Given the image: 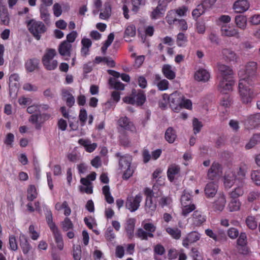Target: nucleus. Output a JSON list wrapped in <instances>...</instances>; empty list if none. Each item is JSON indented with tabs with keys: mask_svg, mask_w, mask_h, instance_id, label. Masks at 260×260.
Here are the masks:
<instances>
[{
	"mask_svg": "<svg viewBox=\"0 0 260 260\" xmlns=\"http://www.w3.org/2000/svg\"><path fill=\"white\" fill-rule=\"evenodd\" d=\"M259 142H260V135H254L246 144L245 148L246 149H250L255 146Z\"/></svg>",
	"mask_w": 260,
	"mask_h": 260,
	"instance_id": "nucleus-44",
	"label": "nucleus"
},
{
	"mask_svg": "<svg viewBox=\"0 0 260 260\" xmlns=\"http://www.w3.org/2000/svg\"><path fill=\"white\" fill-rule=\"evenodd\" d=\"M252 85L248 84L247 81H244L243 78L239 79V95L242 102L244 104L250 103L255 96L253 91L250 87Z\"/></svg>",
	"mask_w": 260,
	"mask_h": 260,
	"instance_id": "nucleus-5",
	"label": "nucleus"
},
{
	"mask_svg": "<svg viewBox=\"0 0 260 260\" xmlns=\"http://www.w3.org/2000/svg\"><path fill=\"white\" fill-rule=\"evenodd\" d=\"M143 199L142 194L139 193L135 196H128L125 202V207L131 212L137 210Z\"/></svg>",
	"mask_w": 260,
	"mask_h": 260,
	"instance_id": "nucleus-11",
	"label": "nucleus"
},
{
	"mask_svg": "<svg viewBox=\"0 0 260 260\" xmlns=\"http://www.w3.org/2000/svg\"><path fill=\"white\" fill-rule=\"evenodd\" d=\"M245 183L244 180H241L238 183L236 184L235 187L231 192L230 196L233 199L237 198L242 196L244 193V188Z\"/></svg>",
	"mask_w": 260,
	"mask_h": 260,
	"instance_id": "nucleus-21",
	"label": "nucleus"
},
{
	"mask_svg": "<svg viewBox=\"0 0 260 260\" xmlns=\"http://www.w3.org/2000/svg\"><path fill=\"white\" fill-rule=\"evenodd\" d=\"M72 49L71 44L67 41H63L59 46V54L63 56H70Z\"/></svg>",
	"mask_w": 260,
	"mask_h": 260,
	"instance_id": "nucleus-23",
	"label": "nucleus"
},
{
	"mask_svg": "<svg viewBox=\"0 0 260 260\" xmlns=\"http://www.w3.org/2000/svg\"><path fill=\"white\" fill-rule=\"evenodd\" d=\"M82 47L81 49V54L83 55H86L89 51V49L91 47L92 43L91 40L88 38H83L81 41Z\"/></svg>",
	"mask_w": 260,
	"mask_h": 260,
	"instance_id": "nucleus-37",
	"label": "nucleus"
},
{
	"mask_svg": "<svg viewBox=\"0 0 260 260\" xmlns=\"http://www.w3.org/2000/svg\"><path fill=\"white\" fill-rule=\"evenodd\" d=\"M117 78H111L109 80V84L111 88L116 90H123L124 89V85L118 81Z\"/></svg>",
	"mask_w": 260,
	"mask_h": 260,
	"instance_id": "nucleus-35",
	"label": "nucleus"
},
{
	"mask_svg": "<svg viewBox=\"0 0 260 260\" xmlns=\"http://www.w3.org/2000/svg\"><path fill=\"white\" fill-rule=\"evenodd\" d=\"M20 246L23 253L27 254L31 249V246L28 243L25 235L22 234L20 236Z\"/></svg>",
	"mask_w": 260,
	"mask_h": 260,
	"instance_id": "nucleus-31",
	"label": "nucleus"
},
{
	"mask_svg": "<svg viewBox=\"0 0 260 260\" xmlns=\"http://www.w3.org/2000/svg\"><path fill=\"white\" fill-rule=\"evenodd\" d=\"M175 68L169 64H165L162 68V72L164 76L168 79L172 80L175 78Z\"/></svg>",
	"mask_w": 260,
	"mask_h": 260,
	"instance_id": "nucleus-26",
	"label": "nucleus"
},
{
	"mask_svg": "<svg viewBox=\"0 0 260 260\" xmlns=\"http://www.w3.org/2000/svg\"><path fill=\"white\" fill-rule=\"evenodd\" d=\"M123 101L126 104L141 106L145 102L146 96L142 91L139 90L137 92L134 90L131 95L123 99Z\"/></svg>",
	"mask_w": 260,
	"mask_h": 260,
	"instance_id": "nucleus-10",
	"label": "nucleus"
},
{
	"mask_svg": "<svg viewBox=\"0 0 260 260\" xmlns=\"http://www.w3.org/2000/svg\"><path fill=\"white\" fill-rule=\"evenodd\" d=\"M241 203L238 200L233 199L228 204L227 209L229 212H233L240 210Z\"/></svg>",
	"mask_w": 260,
	"mask_h": 260,
	"instance_id": "nucleus-33",
	"label": "nucleus"
},
{
	"mask_svg": "<svg viewBox=\"0 0 260 260\" xmlns=\"http://www.w3.org/2000/svg\"><path fill=\"white\" fill-rule=\"evenodd\" d=\"M179 172L180 167L174 164L170 166L167 171V176L169 180L172 182Z\"/></svg>",
	"mask_w": 260,
	"mask_h": 260,
	"instance_id": "nucleus-27",
	"label": "nucleus"
},
{
	"mask_svg": "<svg viewBox=\"0 0 260 260\" xmlns=\"http://www.w3.org/2000/svg\"><path fill=\"white\" fill-rule=\"evenodd\" d=\"M221 174V166L217 162H214L208 171L207 176L208 179L211 180H216L220 177Z\"/></svg>",
	"mask_w": 260,
	"mask_h": 260,
	"instance_id": "nucleus-12",
	"label": "nucleus"
},
{
	"mask_svg": "<svg viewBox=\"0 0 260 260\" xmlns=\"http://www.w3.org/2000/svg\"><path fill=\"white\" fill-rule=\"evenodd\" d=\"M250 7L248 0H237L234 2L233 9L236 13H242L247 11Z\"/></svg>",
	"mask_w": 260,
	"mask_h": 260,
	"instance_id": "nucleus-15",
	"label": "nucleus"
},
{
	"mask_svg": "<svg viewBox=\"0 0 260 260\" xmlns=\"http://www.w3.org/2000/svg\"><path fill=\"white\" fill-rule=\"evenodd\" d=\"M56 248L59 250H62L64 248V243L62 235L59 231L53 233Z\"/></svg>",
	"mask_w": 260,
	"mask_h": 260,
	"instance_id": "nucleus-28",
	"label": "nucleus"
},
{
	"mask_svg": "<svg viewBox=\"0 0 260 260\" xmlns=\"http://www.w3.org/2000/svg\"><path fill=\"white\" fill-rule=\"evenodd\" d=\"M81 249L80 245L74 246L73 256L74 260H80L81 258Z\"/></svg>",
	"mask_w": 260,
	"mask_h": 260,
	"instance_id": "nucleus-56",
	"label": "nucleus"
},
{
	"mask_svg": "<svg viewBox=\"0 0 260 260\" xmlns=\"http://www.w3.org/2000/svg\"><path fill=\"white\" fill-rule=\"evenodd\" d=\"M181 206L182 214L184 216L187 215L196 208L195 205L191 203L185 204L184 205H181Z\"/></svg>",
	"mask_w": 260,
	"mask_h": 260,
	"instance_id": "nucleus-46",
	"label": "nucleus"
},
{
	"mask_svg": "<svg viewBox=\"0 0 260 260\" xmlns=\"http://www.w3.org/2000/svg\"><path fill=\"white\" fill-rule=\"evenodd\" d=\"M54 207L58 211H63V214L66 216H69L71 213V209L67 201L58 202L55 204Z\"/></svg>",
	"mask_w": 260,
	"mask_h": 260,
	"instance_id": "nucleus-19",
	"label": "nucleus"
},
{
	"mask_svg": "<svg viewBox=\"0 0 260 260\" xmlns=\"http://www.w3.org/2000/svg\"><path fill=\"white\" fill-rule=\"evenodd\" d=\"M217 185L214 182L208 183L205 188V193L207 198H213L217 192Z\"/></svg>",
	"mask_w": 260,
	"mask_h": 260,
	"instance_id": "nucleus-25",
	"label": "nucleus"
},
{
	"mask_svg": "<svg viewBox=\"0 0 260 260\" xmlns=\"http://www.w3.org/2000/svg\"><path fill=\"white\" fill-rule=\"evenodd\" d=\"M201 238V234L198 232H191L183 239L182 245L184 247L188 248L189 245L198 241Z\"/></svg>",
	"mask_w": 260,
	"mask_h": 260,
	"instance_id": "nucleus-13",
	"label": "nucleus"
},
{
	"mask_svg": "<svg viewBox=\"0 0 260 260\" xmlns=\"http://www.w3.org/2000/svg\"><path fill=\"white\" fill-rule=\"evenodd\" d=\"M207 10L203 5L202 4L197 6V8L194 9L192 12V15L194 19L198 18L201 15L203 14Z\"/></svg>",
	"mask_w": 260,
	"mask_h": 260,
	"instance_id": "nucleus-41",
	"label": "nucleus"
},
{
	"mask_svg": "<svg viewBox=\"0 0 260 260\" xmlns=\"http://www.w3.org/2000/svg\"><path fill=\"white\" fill-rule=\"evenodd\" d=\"M137 236L142 240H147L148 237L153 238V234L150 233H147L142 229H138Z\"/></svg>",
	"mask_w": 260,
	"mask_h": 260,
	"instance_id": "nucleus-54",
	"label": "nucleus"
},
{
	"mask_svg": "<svg viewBox=\"0 0 260 260\" xmlns=\"http://www.w3.org/2000/svg\"><path fill=\"white\" fill-rule=\"evenodd\" d=\"M108 73L109 74L112 75L115 78H119L120 77L121 79L125 82H128L130 80L129 76L125 74H120L119 73L114 71L113 70H108Z\"/></svg>",
	"mask_w": 260,
	"mask_h": 260,
	"instance_id": "nucleus-47",
	"label": "nucleus"
},
{
	"mask_svg": "<svg viewBox=\"0 0 260 260\" xmlns=\"http://www.w3.org/2000/svg\"><path fill=\"white\" fill-rule=\"evenodd\" d=\"M187 42V38L185 35L182 32H180L177 35V44L179 47H184L186 46Z\"/></svg>",
	"mask_w": 260,
	"mask_h": 260,
	"instance_id": "nucleus-51",
	"label": "nucleus"
},
{
	"mask_svg": "<svg viewBox=\"0 0 260 260\" xmlns=\"http://www.w3.org/2000/svg\"><path fill=\"white\" fill-rule=\"evenodd\" d=\"M252 180L257 185H260V171L258 170L253 171L251 174Z\"/></svg>",
	"mask_w": 260,
	"mask_h": 260,
	"instance_id": "nucleus-60",
	"label": "nucleus"
},
{
	"mask_svg": "<svg viewBox=\"0 0 260 260\" xmlns=\"http://www.w3.org/2000/svg\"><path fill=\"white\" fill-rule=\"evenodd\" d=\"M111 7L109 4H105L101 10L100 18L102 19L108 18L111 15Z\"/></svg>",
	"mask_w": 260,
	"mask_h": 260,
	"instance_id": "nucleus-39",
	"label": "nucleus"
},
{
	"mask_svg": "<svg viewBox=\"0 0 260 260\" xmlns=\"http://www.w3.org/2000/svg\"><path fill=\"white\" fill-rule=\"evenodd\" d=\"M80 182L82 184L79 187L80 191L87 194H91L93 192L92 183L87 179H81Z\"/></svg>",
	"mask_w": 260,
	"mask_h": 260,
	"instance_id": "nucleus-22",
	"label": "nucleus"
},
{
	"mask_svg": "<svg viewBox=\"0 0 260 260\" xmlns=\"http://www.w3.org/2000/svg\"><path fill=\"white\" fill-rule=\"evenodd\" d=\"M223 55L230 61H235L237 59V55L233 51L226 49L223 52Z\"/></svg>",
	"mask_w": 260,
	"mask_h": 260,
	"instance_id": "nucleus-59",
	"label": "nucleus"
},
{
	"mask_svg": "<svg viewBox=\"0 0 260 260\" xmlns=\"http://www.w3.org/2000/svg\"><path fill=\"white\" fill-rule=\"evenodd\" d=\"M27 26L30 33L38 40L40 39L41 35L46 31L45 25L42 22L34 19L27 21Z\"/></svg>",
	"mask_w": 260,
	"mask_h": 260,
	"instance_id": "nucleus-9",
	"label": "nucleus"
},
{
	"mask_svg": "<svg viewBox=\"0 0 260 260\" xmlns=\"http://www.w3.org/2000/svg\"><path fill=\"white\" fill-rule=\"evenodd\" d=\"M41 18L45 22L47 23L49 21L50 14L47 9L43 5L40 7Z\"/></svg>",
	"mask_w": 260,
	"mask_h": 260,
	"instance_id": "nucleus-52",
	"label": "nucleus"
},
{
	"mask_svg": "<svg viewBox=\"0 0 260 260\" xmlns=\"http://www.w3.org/2000/svg\"><path fill=\"white\" fill-rule=\"evenodd\" d=\"M175 10H171L168 12L167 15L166 16V20L167 22L171 25L173 24L175 21H177L178 19H176L175 17Z\"/></svg>",
	"mask_w": 260,
	"mask_h": 260,
	"instance_id": "nucleus-61",
	"label": "nucleus"
},
{
	"mask_svg": "<svg viewBox=\"0 0 260 260\" xmlns=\"http://www.w3.org/2000/svg\"><path fill=\"white\" fill-rule=\"evenodd\" d=\"M183 95L178 92H175L170 95L166 93L163 94V100L165 103L161 102L160 107L162 108L166 107L168 103L170 104L171 108L175 112H178L181 109Z\"/></svg>",
	"mask_w": 260,
	"mask_h": 260,
	"instance_id": "nucleus-4",
	"label": "nucleus"
},
{
	"mask_svg": "<svg viewBox=\"0 0 260 260\" xmlns=\"http://www.w3.org/2000/svg\"><path fill=\"white\" fill-rule=\"evenodd\" d=\"M259 115H251L245 122V126L247 128H250L249 127L248 124L251 125V128L255 127L257 124L256 121L259 119Z\"/></svg>",
	"mask_w": 260,
	"mask_h": 260,
	"instance_id": "nucleus-45",
	"label": "nucleus"
},
{
	"mask_svg": "<svg viewBox=\"0 0 260 260\" xmlns=\"http://www.w3.org/2000/svg\"><path fill=\"white\" fill-rule=\"evenodd\" d=\"M0 18L3 24L7 25L9 22L7 9L3 6H0Z\"/></svg>",
	"mask_w": 260,
	"mask_h": 260,
	"instance_id": "nucleus-40",
	"label": "nucleus"
},
{
	"mask_svg": "<svg viewBox=\"0 0 260 260\" xmlns=\"http://www.w3.org/2000/svg\"><path fill=\"white\" fill-rule=\"evenodd\" d=\"M221 34L224 36L226 37H235L236 38L239 37V32L237 29L234 27L224 25L222 26L221 29Z\"/></svg>",
	"mask_w": 260,
	"mask_h": 260,
	"instance_id": "nucleus-18",
	"label": "nucleus"
},
{
	"mask_svg": "<svg viewBox=\"0 0 260 260\" xmlns=\"http://www.w3.org/2000/svg\"><path fill=\"white\" fill-rule=\"evenodd\" d=\"M192 220L194 225L199 226L205 221L206 218L200 212L196 211L192 215Z\"/></svg>",
	"mask_w": 260,
	"mask_h": 260,
	"instance_id": "nucleus-29",
	"label": "nucleus"
},
{
	"mask_svg": "<svg viewBox=\"0 0 260 260\" xmlns=\"http://www.w3.org/2000/svg\"><path fill=\"white\" fill-rule=\"evenodd\" d=\"M38 192L34 185H30L27 190V199L30 201H33L37 197Z\"/></svg>",
	"mask_w": 260,
	"mask_h": 260,
	"instance_id": "nucleus-43",
	"label": "nucleus"
},
{
	"mask_svg": "<svg viewBox=\"0 0 260 260\" xmlns=\"http://www.w3.org/2000/svg\"><path fill=\"white\" fill-rule=\"evenodd\" d=\"M166 231L174 239H178L181 237V231L177 228H167Z\"/></svg>",
	"mask_w": 260,
	"mask_h": 260,
	"instance_id": "nucleus-49",
	"label": "nucleus"
},
{
	"mask_svg": "<svg viewBox=\"0 0 260 260\" xmlns=\"http://www.w3.org/2000/svg\"><path fill=\"white\" fill-rule=\"evenodd\" d=\"M165 138L169 143H173L177 138L175 131L172 127H169L166 131Z\"/></svg>",
	"mask_w": 260,
	"mask_h": 260,
	"instance_id": "nucleus-30",
	"label": "nucleus"
},
{
	"mask_svg": "<svg viewBox=\"0 0 260 260\" xmlns=\"http://www.w3.org/2000/svg\"><path fill=\"white\" fill-rule=\"evenodd\" d=\"M78 143L83 146L85 150L88 152H93L97 147L96 143H91V141L88 139H80L79 140Z\"/></svg>",
	"mask_w": 260,
	"mask_h": 260,
	"instance_id": "nucleus-24",
	"label": "nucleus"
},
{
	"mask_svg": "<svg viewBox=\"0 0 260 260\" xmlns=\"http://www.w3.org/2000/svg\"><path fill=\"white\" fill-rule=\"evenodd\" d=\"M247 226L251 230L255 229L257 226V221L255 217L253 216H249L246 219Z\"/></svg>",
	"mask_w": 260,
	"mask_h": 260,
	"instance_id": "nucleus-48",
	"label": "nucleus"
},
{
	"mask_svg": "<svg viewBox=\"0 0 260 260\" xmlns=\"http://www.w3.org/2000/svg\"><path fill=\"white\" fill-rule=\"evenodd\" d=\"M236 25L241 29H245L247 26V18L243 15H238L235 18Z\"/></svg>",
	"mask_w": 260,
	"mask_h": 260,
	"instance_id": "nucleus-32",
	"label": "nucleus"
},
{
	"mask_svg": "<svg viewBox=\"0 0 260 260\" xmlns=\"http://www.w3.org/2000/svg\"><path fill=\"white\" fill-rule=\"evenodd\" d=\"M168 3L166 0H159L157 7L152 12L151 18L157 19L162 17L166 11Z\"/></svg>",
	"mask_w": 260,
	"mask_h": 260,
	"instance_id": "nucleus-14",
	"label": "nucleus"
},
{
	"mask_svg": "<svg viewBox=\"0 0 260 260\" xmlns=\"http://www.w3.org/2000/svg\"><path fill=\"white\" fill-rule=\"evenodd\" d=\"M56 55V52L55 49H49L46 50L42 58V63L45 69L51 71L57 68L58 62L57 60L54 59Z\"/></svg>",
	"mask_w": 260,
	"mask_h": 260,
	"instance_id": "nucleus-7",
	"label": "nucleus"
},
{
	"mask_svg": "<svg viewBox=\"0 0 260 260\" xmlns=\"http://www.w3.org/2000/svg\"><path fill=\"white\" fill-rule=\"evenodd\" d=\"M61 225L62 229L64 231H68L70 230H72L74 227L72 221L67 217H66L61 222Z\"/></svg>",
	"mask_w": 260,
	"mask_h": 260,
	"instance_id": "nucleus-50",
	"label": "nucleus"
},
{
	"mask_svg": "<svg viewBox=\"0 0 260 260\" xmlns=\"http://www.w3.org/2000/svg\"><path fill=\"white\" fill-rule=\"evenodd\" d=\"M39 60L37 59H30L25 63V68L28 72H32L37 68Z\"/></svg>",
	"mask_w": 260,
	"mask_h": 260,
	"instance_id": "nucleus-38",
	"label": "nucleus"
},
{
	"mask_svg": "<svg viewBox=\"0 0 260 260\" xmlns=\"http://www.w3.org/2000/svg\"><path fill=\"white\" fill-rule=\"evenodd\" d=\"M118 125L125 129L128 130H133L134 128L133 124L127 117H121L118 121Z\"/></svg>",
	"mask_w": 260,
	"mask_h": 260,
	"instance_id": "nucleus-34",
	"label": "nucleus"
},
{
	"mask_svg": "<svg viewBox=\"0 0 260 260\" xmlns=\"http://www.w3.org/2000/svg\"><path fill=\"white\" fill-rule=\"evenodd\" d=\"M102 192L105 196V199L107 203L112 204L114 202V199L111 196L110 187L108 185H105L102 188Z\"/></svg>",
	"mask_w": 260,
	"mask_h": 260,
	"instance_id": "nucleus-42",
	"label": "nucleus"
},
{
	"mask_svg": "<svg viewBox=\"0 0 260 260\" xmlns=\"http://www.w3.org/2000/svg\"><path fill=\"white\" fill-rule=\"evenodd\" d=\"M190 199L191 195L187 190H185L180 199L181 205L191 203Z\"/></svg>",
	"mask_w": 260,
	"mask_h": 260,
	"instance_id": "nucleus-58",
	"label": "nucleus"
},
{
	"mask_svg": "<svg viewBox=\"0 0 260 260\" xmlns=\"http://www.w3.org/2000/svg\"><path fill=\"white\" fill-rule=\"evenodd\" d=\"M156 187L154 185L152 190L149 188H146L144 190V194L146 197L145 201V209L147 213L152 214L156 208V201L154 197V190Z\"/></svg>",
	"mask_w": 260,
	"mask_h": 260,
	"instance_id": "nucleus-8",
	"label": "nucleus"
},
{
	"mask_svg": "<svg viewBox=\"0 0 260 260\" xmlns=\"http://www.w3.org/2000/svg\"><path fill=\"white\" fill-rule=\"evenodd\" d=\"M142 225L144 229L148 232L147 233H153L156 230L155 225L152 223L147 222L144 221L142 222Z\"/></svg>",
	"mask_w": 260,
	"mask_h": 260,
	"instance_id": "nucleus-57",
	"label": "nucleus"
},
{
	"mask_svg": "<svg viewBox=\"0 0 260 260\" xmlns=\"http://www.w3.org/2000/svg\"><path fill=\"white\" fill-rule=\"evenodd\" d=\"M136 220L134 218H129L126 221V230L129 235H131L134 230Z\"/></svg>",
	"mask_w": 260,
	"mask_h": 260,
	"instance_id": "nucleus-53",
	"label": "nucleus"
},
{
	"mask_svg": "<svg viewBox=\"0 0 260 260\" xmlns=\"http://www.w3.org/2000/svg\"><path fill=\"white\" fill-rule=\"evenodd\" d=\"M226 204V199L224 195L220 194L217 199L213 203L212 208L215 211L221 212L223 210Z\"/></svg>",
	"mask_w": 260,
	"mask_h": 260,
	"instance_id": "nucleus-17",
	"label": "nucleus"
},
{
	"mask_svg": "<svg viewBox=\"0 0 260 260\" xmlns=\"http://www.w3.org/2000/svg\"><path fill=\"white\" fill-rule=\"evenodd\" d=\"M192 127L194 134L199 133L203 127V124L201 121L197 118H193L192 120Z\"/></svg>",
	"mask_w": 260,
	"mask_h": 260,
	"instance_id": "nucleus-55",
	"label": "nucleus"
},
{
	"mask_svg": "<svg viewBox=\"0 0 260 260\" xmlns=\"http://www.w3.org/2000/svg\"><path fill=\"white\" fill-rule=\"evenodd\" d=\"M194 77L197 81L205 82L209 80L210 74L207 70L200 68L195 72Z\"/></svg>",
	"mask_w": 260,
	"mask_h": 260,
	"instance_id": "nucleus-16",
	"label": "nucleus"
},
{
	"mask_svg": "<svg viewBox=\"0 0 260 260\" xmlns=\"http://www.w3.org/2000/svg\"><path fill=\"white\" fill-rule=\"evenodd\" d=\"M69 126L71 130L77 131L79 135L82 136L85 134V132L83 131L82 126H79V123L76 119L69 121Z\"/></svg>",
	"mask_w": 260,
	"mask_h": 260,
	"instance_id": "nucleus-36",
	"label": "nucleus"
},
{
	"mask_svg": "<svg viewBox=\"0 0 260 260\" xmlns=\"http://www.w3.org/2000/svg\"><path fill=\"white\" fill-rule=\"evenodd\" d=\"M217 67L220 73L218 89L221 92L226 93L232 90L235 82L233 71L229 67L221 63H218Z\"/></svg>",
	"mask_w": 260,
	"mask_h": 260,
	"instance_id": "nucleus-1",
	"label": "nucleus"
},
{
	"mask_svg": "<svg viewBox=\"0 0 260 260\" xmlns=\"http://www.w3.org/2000/svg\"><path fill=\"white\" fill-rule=\"evenodd\" d=\"M132 157L129 155L122 156L119 160V169L122 173L123 179H129L135 171V167L132 165Z\"/></svg>",
	"mask_w": 260,
	"mask_h": 260,
	"instance_id": "nucleus-6",
	"label": "nucleus"
},
{
	"mask_svg": "<svg viewBox=\"0 0 260 260\" xmlns=\"http://www.w3.org/2000/svg\"><path fill=\"white\" fill-rule=\"evenodd\" d=\"M247 171L245 165H241L228 169L223 177V184L225 188H230L234 184H237L241 180H244Z\"/></svg>",
	"mask_w": 260,
	"mask_h": 260,
	"instance_id": "nucleus-2",
	"label": "nucleus"
},
{
	"mask_svg": "<svg viewBox=\"0 0 260 260\" xmlns=\"http://www.w3.org/2000/svg\"><path fill=\"white\" fill-rule=\"evenodd\" d=\"M47 222L52 233L59 231L55 223L53 221L51 215L47 217Z\"/></svg>",
	"mask_w": 260,
	"mask_h": 260,
	"instance_id": "nucleus-62",
	"label": "nucleus"
},
{
	"mask_svg": "<svg viewBox=\"0 0 260 260\" xmlns=\"http://www.w3.org/2000/svg\"><path fill=\"white\" fill-rule=\"evenodd\" d=\"M28 232L30 237L33 240H36L38 239L40 234L36 231L34 225H31L29 227Z\"/></svg>",
	"mask_w": 260,
	"mask_h": 260,
	"instance_id": "nucleus-63",
	"label": "nucleus"
},
{
	"mask_svg": "<svg viewBox=\"0 0 260 260\" xmlns=\"http://www.w3.org/2000/svg\"><path fill=\"white\" fill-rule=\"evenodd\" d=\"M19 76L14 74L9 77L10 93L12 94V92H15L17 91L19 87Z\"/></svg>",
	"mask_w": 260,
	"mask_h": 260,
	"instance_id": "nucleus-20",
	"label": "nucleus"
},
{
	"mask_svg": "<svg viewBox=\"0 0 260 260\" xmlns=\"http://www.w3.org/2000/svg\"><path fill=\"white\" fill-rule=\"evenodd\" d=\"M169 84L168 80L162 79L157 83V86L159 90L164 91L168 89Z\"/></svg>",
	"mask_w": 260,
	"mask_h": 260,
	"instance_id": "nucleus-64",
	"label": "nucleus"
},
{
	"mask_svg": "<svg viewBox=\"0 0 260 260\" xmlns=\"http://www.w3.org/2000/svg\"><path fill=\"white\" fill-rule=\"evenodd\" d=\"M258 69L256 62H248L245 67L241 69L238 73L240 79L243 78L244 81H247L248 84H253Z\"/></svg>",
	"mask_w": 260,
	"mask_h": 260,
	"instance_id": "nucleus-3",
	"label": "nucleus"
}]
</instances>
